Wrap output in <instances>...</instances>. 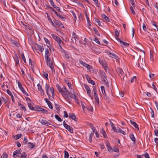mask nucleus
Returning <instances> with one entry per match:
<instances>
[{"mask_svg": "<svg viewBox=\"0 0 158 158\" xmlns=\"http://www.w3.org/2000/svg\"><path fill=\"white\" fill-rule=\"evenodd\" d=\"M95 3V4L96 6L98 7H99L100 4L98 3V0H92Z\"/></svg>", "mask_w": 158, "mask_h": 158, "instance_id": "44", "label": "nucleus"}, {"mask_svg": "<svg viewBox=\"0 0 158 158\" xmlns=\"http://www.w3.org/2000/svg\"><path fill=\"white\" fill-rule=\"evenodd\" d=\"M21 57H22V58L23 60V61L25 63H26V59L25 58L24 55V54H23V53H22Z\"/></svg>", "mask_w": 158, "mask_h": 158, "instance_id": "45", "label": "nucleus"}, {"mask_svg": "<svg viewBox=\"0 0 158 158\" xmlns=\"http://www.w3.org/2000/svg\"><path fill=\"white\" fill-rule=\"evenodd\" d=\"M48 20L51 23L52 26L53 27H55V24L53 22L51 18L50 17H48Z\"/></svg>", "mask_w": 158, "mask_h": 158, "instance_id": "50", "label": "nucleus"}, {"mask_svg": "<svg viewBox=\"0 0 158 158\" xmlns=\"http://www.w3.org/2000/svg\"><path fill=\"white\" fill-rule=\"evenodd\" d=\"M27 155L26 152H23L21 153L20 158H27Z\"/></svg>", "mask_w": 158, "mask_h": 158, "instance_id": "32", "label": "nucleus"}, {"mask_svg": "<svg viewBox=\"0 0 158 158\" xmlns=\"http://www.w3.org/2000/svg\"><path fill=\"white\" fill-rule=\"evenodd\" d=\"M48 98L50 100L52 101L54 97V89L53 87H51L50 89L46 91Z\"/></svg>", "mask_w": 158, "mask_h": 158, "instance_id": "3", "label": "nucleus"}, {"mask_svg": "<svg viewBox=\"0 0 158 158\" xmlns=\"http://www.w3.org/2000/svg\"><path fill=\"white\" fill-rule=\"evenodd\" d=\"M137 158H144V154L142 155H137L136 156Z\"/></svg>", "mask_w": 158, "mask_h": 158, "instance_id": "63", "label": "nucleus"}, {"mask_svg": "<svg viewBox=\"0 0 158 158\" xmlns=\"http://www.w3.org/2000/svg\"><path fill=\"white\" fill-rule=\"evenodd\" d=\"M117 71L118 73L120 74L121 75H123L124 74V72L123 70L120 68H118L117 69Z\"/></svg>", "mask_w": 158, "mask_h": 158, "instance_id": "30", "label": "nucleus"}, {"mask_svg": "<svg viewBox=\"0 0 158 158\" xmlns=\"http://www.w3.org/2000/svg\"><path fill=\"white\" fill-rule=\"evenodd\" d=\"M55 24L57 26L60 27L64 28V26L61 22L59 20L55 19L54 22Z\"/></svg>", "mask_w": 158, "mask_h": 158, "instance_id": "10", "label": "nucleus"}, {"mask_svg": "<svg viewBox=\"0 0 158 158\" xmlns=\"http://www.w3.org/2000/svg\"><path fill=\"white\" fill-rule=\"evenodd\" d=\"M112 150L116 152H119V149L117 147H114L112 148Z\"/></svg>", "mask_w": 158, "mask_h": 158, "instance_id": "34", "label": "nucleus"}, {"mask_svg": "<svg viewBox=\"0 0 158 158\" xmlns=\"http://www.w3.org/2000/svg\"><path fill=\"white\" fill-rule=\"evenodd\" d=\"M112 129L113 131H114V132H118V128L117 129L116 127L114 126L112 127Z\"/></svg>", "mask_w": 158, "mask_h": 158, "instance_id": "58", "label": "nucleus"}, {"mask_svg": "<svg viewBox=\"0 0 158 158\" xmlns=\"http://www.w3.org/2000/svg\"><path fill=\"white\" fill-rule=\"evenodd\" d=\"M8 155L6 153H4L2 156H1V158H7Z\"/></svg>", "mask_w": 158, "mask_h": 158, "instance_id": "53", "label": "nucleus"}, {"mask_svg": "<svg viewBox=\"0 0 158 158\" xmlns=\"http://www.w3.org/2000/svg\"><path fill=\"white\" fill-rule=\"evenodd\" d=\"M87 80H88V82L89 83H90L93 85H94L95 84V82L94 81L92 80L89 77V79L88 78H87Z\"/></svg>", "mask_w": 158, "mask_h": 158, "instance_id": "31", "label": "nucleus"}, {"mask_svg": "<svg viewBox=\"0 0 158 158\" xmlns=\"http://www.w3.org/2000/svg\"><path fill=\"white\" fill-rule=\"evenodd\" d=\"M79 62L81 64L87 68L89 71H90L91 69H92V67L90 65L87 64L85 62H84L82 60H79Z\"/></svg>", "mask_w": 158, "mask_h": 158, "instance_id": "6", "label": "nucleus"}, {"mask_svg": "<svg viewBox=\"0 0 158 158\" xmlns=\"http://www.w3.org/2000/svg\"><path fill=\"white\" fill-rule=\"evenodd\" d=\"M94 40L98 44L100 45V43L99 42V41L97 37L95 38Z\"/></svg>", "mask_w": 158, "mask_h": 158, "instance_id": "57", "label": "nucleus"}, {"mask_svg": "<svg viewBox=\"0 0 158 158\" xmlns=\"http://www.w3.org/2000/svg\"><path fill=\"white\" fill-rule=\"evenodd\" d=\"M18 106H20V109L21 110H23L24 111H26L27 110L26 108V107L23 105V104H22L20 102H18Z\"/></svg>", "mask_w": 158, "mask_h": 158, "instance_id": "17", "label": "nucleus"}, {"mask_svg": "<svg viewBox=\"0 0 158 158\" xmlns=\"http://www.w3.org/2000/svg\"><path fill=\"white\" fill-rule=\"evenodd\" d=\"M130 122L131 124L133 125L135 128H137L138 130H139V128L138 126V125L135 122L133 121L132 120H130Z\"/></svg>", "mask_w": 158, "mask_h": 158, "instance_id": "26", "label": "nucleus"}, {"mask_svg": "<svg viewBox=\"0 0 158 158\" xmlns=\"http://www.w3.org/2000/svg\"><path fill=\"white\" fill-rule=\"evenodd\" d=\"M22 136V134H19L15 136V137H14V138L16 140H17L19 138H20Z\"/></svg>", "mask_w": 158, "mask_h": 158, "instance_id": "35", "label": "nucleus"}, {"mask_svg": "<svg viewBox=\"0 0 158 158\" xmlns=\"http://www.w3.org/2000/svg\"><path fill=\"white\" fill-rule=\"evenodd\" d=\"M72 36V38L74 39L75 41L77 40H78V36L76 34V33L74 32H73Z\"/></svg>", "mask_w": 158, "mask_h": 158, "instance_id": "29", "label": "nucleus"}, {"mask_svg": "<svg viewBox=\"0 0 158 158\" xmlns=\"http://www.w3.org/2000/svg\"><path fill=\"white\" fill-rule=\"evenodd\" d=\"M27 104L28 107L30 110H35L31 103L29 102H27Z\"/></svg>", "mask_w": 158, "mask_h": 158, "instance_id": "28", "label": "nucleus"}, {"mask_svg": "<svg viewBox=\"0 0 158 158\" xmlns=\"http://www.w3.org/2000/svg\"><path fill=\"white\" fill-rule=\"evenodd\" d=\"M56 87L59 92L62 96L68 101H69L70 98L76 99V96L74 94L69 92L65 86L62 88L58 84L56 85Z\"/></svg>", "mask_w": 158, "mask_h": 158, "instance_id": "1", "label": "nucleus"}, {"mask_svg": "<svg viewBox=\"0 0 158 158\" xmlns=\"http://www.w3.org/2000/svg\"><path fill=\"white\" fill-rule=\"evenodd\" d=\"M39 122L44 125L49 126L51 125L49 122L45 119H40Z\"/></svg>", "mask_w": 158, "mask_h": 158, "instance_id": "8", "label": "nucleus"}, {"mask_svg": "<svg viewBox=\"0 0 158 158\" xmlns=\"http://www.w3.org/2000/svg\"><path fill=\"white\" fill-rule=\"evenodd\" d=\"M149 76L151 79H153L155 77V75L154 74H152L150 73H149Z\"/></svg>", "mask_w": 158, "mask_h": 158, "instance_id": "49", "label": "nucleus"}, {"mask_svg": "<svg viewBox=\"0 0 158 158\" xmlns=\"http://www.w3.org/2000/svg\"><path fill=\"white\" fill-rule=\"evenodd\" d=\"M71 12L73 16L74 17V21L76 22V20L77 19V17L76 15V14L74 13V12L73 11H71Z\"/></svg>", "mask_w": 158, "mask_h": 158, "instance_id": "37", "label": "nucleus"}, {"mask_svg": "<svg viewBox=\"0 0 158 158\" xmlns=\"http://www.w3.org/2000/svg\"><path fill=\"white\" fill-rule=\"evenodd\" d=\"M129 137L135 143V138L133 133H131L129 135Z\"/></svg>", "mask_w": 158, "mask_h": 158, "instance_id": "20", "label": "nucleus"}, {"mask_svg": "<svg viewBox=\"0 0 158 158\" xmlns=\"http://www.w3.org/2000/svg\"><path fill=\"white\" fill-rule=\"evenodd\" d=\"M86 109L89 111L92 112L93 110V107L91 106H87L86 107Z\"/></svg>", "mask_w": 158, "mask_h": 158, "instance_id": "38", "label": "nucleus"}, {"mask_svg": "<svg viewBox=\"0 0 158 158\" xmlns=\"http://www.w3.org/2000/svg\"><path fill=\"white\" fill-rule=\"evenodd\" d=\"M35 49L42 52L44 50V48L42 45H41L38 44H36L35 46Z\"/></svg>", "mask_w": 158, "mask_h": 158, "instance_id": "9", "label": "nucleus"}, {"mask_svg": "<svg viewBox=\"0 0 158 158\" xmlns=\"http://www.w3.org/2000/svg\"><path fill=\"white\" fill-rule=\"evenodd\" d=\"M101 91H102V94H103V95H104L105 96H106V94L105 92L104 86H101Z\"/></svg>", "mask_w": 158, "mask_h": 158, "instance_id": "33", "label": "nucleus"}, {"mask_svg": "<svg viewBox=\"0 0 158 158\" xmlns=\"http://www.w3.org/2000/svg\"><path fill=\"white\" fill-rule=\"evenodd\" d=\"M101 133H102V135H103V136L104 138H105L106 137V133L105 131L103 129V128L102 129V131H101Z\"/></svg>", "mask_w": 158, "mask_h": 158, "instance_id": "52", "label": "nucleus"}, {"mask_svg": "<svg viewBox=\"0 0 158 158\" xmlns=\"http://www.w3.org/2000/svg\"><path fill=\"white\" fill-rule=\"evenodd\" d=\"M48 105V106L51 109H52L53 108L52 106V104L51 103V102H49V103L47 104Z\"/></svg>", "mask_w": 158, "mask_h": 158, "instance_id": "60", "label": "nucleus"}, {"mask_svg": "<svg viewBox=\"0 0 158 158\" xmlns=\"http://www.w3.org/2000/svg\"><path fill=\"white\" fill-rule=\"evenodd\" d=\"M43 77L46 79L48 80V74L46 72H43Z\"/></svg>", "mask_w": 158, "mask_h": 158, "instance_id": "41", "label": "nucleus"}, {"mask_svg": "<svg viewBox=\"0 0 158 158\" xmlns=\"http://www.w3.org/2000/svg\"><path fill=\"white\" fill-rule=\"evenodd\" d=\"M63 53L64 56V57L66 59H68L69 58V55L66 51H64Z\"/></svg>", "mask_w": 158, "mask_h": 158, "instance_id": "36", "label": "nucleus"}, {"mask_svg": "<svg viewBox=\"0 0 158 158\" xmlns=\"http://www.w3.org/2000/svg\"><path fill=\"white\" fill-rule=\"evenodd\" d=\"M44 40L45 41V42L47 44H50V42L49 41V40H48V39L47 38H46L45 37H44Z\"/></svg>", "mask_w": 158, "mask_h": 158, "instance_id": "59", "label": "nucleus"}, {"mask_svg": "<svg viewBox=\"0 0 158 158\" xmlns=\"http://www.w3.org/2000/svg\"><path fill=\"white\" fill-rule=\"evenodd\" d=\"M65 128L67 129L69 132L71 133H73V130L72 127L70 126L67 125V126L65 127Z\"/></svg>", "mask_w": 158, "mask_h": 158, "instance_id": "19", "label": "nucleus"}, {"mask_svg": "<svg viewBox=\"0 0 158 158\" xmlns=\"http://www.w3.org/2000/svg\"><path fill=\"white\" fill-rule=\"evenodd\" d=\"M120 132L121 133L123 134L124 135H125V132L124 131L121 129L120 128H118V132Z\"/></svg>", "mask_w": 158, "mask_h": 158, "instance_id": "46", "label": "nucleus"}, {"mask_svg": "<svg viewBox=\"0 0 158 158\" xmlns=\"http://www.w3.org/2000/svg\"><path fill=\"white\" fill-rule=\"evenodd\" d=\"M49 1L51 5L53 7L55 6V5L54 3L53 0H49Z\"/></svg>", "mask_w": 158, "mask_h": 158, "instance_id": "64", "label": "nucleus"}, {"mask_svg": "<svg viewBox=\"0 0 158 158\" xmlns=\"http://www.w3.org/2000/svg\"><path fill=\"white\" fill-rule=\"evenodd\" d=\"M37 85L38 89L40 91L41 94H44V90L42 89L41 85L40 83L38 84Z\"/></svg>", "mask_w": 158, "mask_h": 158, "instance_id": "15", "label": "nucleus"}, {"mask_svg": "<svg viewBox=\"0 0 158 158\" xmlns=\"http://www.w3.org/2000/svg\"><path fill=\"white\" fill-rule=\"evenodd\" d=\"M51 35L53 39L57 41L59 45L60 48L61 49H62V46L63 42L62 41L61 39L58 36L54 34H52Z\"/></svg>", "mask_w": 158, "mask_h": 158, "instance_id": "2", "label": "nucleus"}, {"mask_svg": "<svg viewBox=\"0 0 158 158\" xmlns=\"http://www.w3.org/2000/svg\"><path fill=\"white\" fill-rule=\"evenodd\" d=\"M150 110L151 111L150 112L151 114V117L153 118L154 117V112L152 109L150 108Z\"/></svg>", "mask_w": 158, "mask_h": 158, "instance_id": "48", "label": "nucleus"}, {"mask_svg": "<svg viewBox=\"0 0 158 158\" xmlns=\"http://www.w3.org/2000/svg\"><path fill=\"white\" fill-rule=\"evenodd\" d=\"M29 64L31 65V68L33 70V69L34 67V62H33L32 60L30 58L29 59Z\"/></svg>", "mask_w": 158, "mask_h": 158, "instance_id": "25", "label": "nucleus"}, {"mask_svg": "<svg viewBox=\"0 0 158 158\" xmlns=\"http://www.w3.org/2000/svg\"><path fill=\"white\" fill-rule=\"evenodd\" d=\"M28 147L31 149L33 148L35 146L34 144L31 142H28Z\"/></svg>", "mask_w": 158, "mask_h": 158, "instance_id": "23", "label": "nucleus"}, {"mask_svg": "<svg viewBox=\"0 0 158 158\" xmlns=\"http://www.w3.org/2000/svg\"><path fill=\"white\" fill-rule=\"evenodd\" d=\"M106 146L107 147V149L108 152H110L112 149V148L110 146V143L108 142H107L106 143Z\"/></svg>", "mask_w": 158, "mask_h": 158, "instance_id": "16", "label": "nucleus"}, {"mask_svg": "<svg viewBox=\"0 0 158 158\" xmlns=\"http://www.w3.org/2000/svg\"><path fill=\"white\" fill-rule=\"evenodd\" d=\"M44 108H42L40 106H37L36 108V110H37L38 111H42L43 109Z\"/></svg>", "mask_w": 158, "mask_h": 158, "instance_id": "43", "label": "nucleus"}, {"mask_svg": "<svg viewBox=\"0 0 158 158\" xmlns=\"http://www.w3.org/2000/svg\"><path fill=\"white\" fill-rule=\"evenodd\" d=\"M64 82L68 86L69 89H72V84L70 81L68 80H65Z\"/></svg>", "mask_w": 158, "mask_h": 158, "instance_id": "18", "label": "nucleus"}, {"mask_svg": "<svg viewBox=\"0 0 158 158\" xmlns=\"http://www.w3.org/2000/svg\"><path fill=\"white\" fill-rule=\"evenodd\" d=\"M84 86L87 91V94L88 95L89 97L92 99L93 98L92 95L91 93V91L89 87L86 84H84Z\"/></svg>", "mask_w": 158, "mask_h": 158, "instance_id": "5", "label": "nucleus"}, {"mask_svg": "<svg viewBox=\"0 0 158 158\" xmlns=\"http://www.w3.org/2000/svg\"><path fill=\"white\" fill-rule=\"evenodd\" d=\"M55 118L57 119L58 121L60 122H61L62 121V120L60 118L58 115H55Z\"/></svg>", "mask_w": 158, "mask_h": 158, "instance_id": "47", "label": "nucleus"}, {"mask_svg": "<svg viewBox=\"0 0 158 158\" xmlns=\"http://www.w3.org/2000/svg\"><path fill=\"white\" fill-rule=\"evenodd\" d=\"M69 117L72 120H74L76 122L77 121L78 118H77L74 113H70L69 114Z\"/></svg>", "mask_w": 158, "mask_h": 158, "instance_id": "12", "label": "nucleus"}, {"mask_svg": "<svg viewBox=\"0 0 158 158\" xmlns=\"http://www.w3.org/2000/svg\"><path fill=\"white\" fill-rule=\"evenodd\" d=\"M68 117V115L67 112L65 111H64V117L67 118Z\"/></svg>", "mask_w": 158, "mask_h": 158, "instance_id": "61", "label": "nucleus"}, {"mask_svg": "<svg viewBox=\"0 0 158 158\" xmlns=\"http://www.w3.org/2000/svg\"><path fill=\"white\" fill-rule=\"evenodd\" d=\"M48 65H49V66L51 68L52 72H54V73H55V70L54 67L53 66V63L52 62H51L50 61L49 62H48Z\"/></svg>", "mask_w": 158, "mask_h": 158, "instance_id": "14", "label": "nucleus"}, {"mask_svg": "<svg viewBox=\"0 0 158 158\" xmlns=\"http://www.w3.org/2000/svg\"><path fill=\"white\" fill-rule=\"evenodd\" d=\"M64 158H68L69 157V154L68 152L65 151L64 152Z\"/></svg>", "mask_w": 158, "mask_h": 158, "instance_id": "54", "label": "nucleus"}, {"mask_svg": "<svg viewBox=\"0 0 158 158\" xmlns=\"http://www.w3.org/2000/svg\"><path fill=\"white\" fill-rule=\"evenodd\" d=\"M18 85L19 88L20 90L25 95L27 96H28V94L25 90L24 88L23 87L21 84L20 83V82H18Z\"/></svg>", "mask_w": 158, "mask_h": 158, "instance_id": "7", "label": "nucleus"}, {"mask_svg": "<svg viewBox=\"0 0 158 158\" xmlns=\"http://www.w3.org/2000/svg\"><path fill=\"white\" fill-rule=\"evenodd\" d=\"M6 92L9 95H10V96H11L12 102L13 103H15V99L14 97V96H13V94H12L11 93V92H10V91L9 89H7L6 90Z\"/></svg>", "mask_w": 158, "mask_h": 158, "instance_id": "13", "label": "nucleus"}, {"mask_svg": "<svg viewBox=\"0 0 158 158\" xmlns=\"http://www.w3.org/2000/svg\"><path fill=\"white\" fill-rule=\"evenodd\" d=\"M12 42L13 44H14L15 45L18 46V42L17 41L15 40H12Z\"/></svg>", "mask_w": 158, "mask_h": 158, "instance_id": "56", "label": "nucleus"}, {"mask_svg": "<svg viewBox=\"0 0 158 158\" xmlns=\"http://www.w3.org/2000/svg\"><path fill=\"white\" fill-rule=\"evenodd\" d=\"M102 18L104 19L106 21H108V22L110 21L109 18L108 17H107V16H106L105 14H102Z\"/></svg>", "mask_w": 158, "mask_h": 158, "instance_id": "27", "label": "nucleus"}, {"mask_svg": "<svg viewBox=\"0 0 158 158\" xmlns=\"http://www.w3.org/2000/svg\"><path fill=\"white\" fill-rule=\"evenodd\" d=\"M50 53L48 49L46 48L45 49V53L44 57L45 59L46 62L47 64H48V62L50 61V59L49 57Z\"/></svg>", "mask_w": 158, "mask_h": 158, "instance_id": "4", "label": "nucleus"}, {"mask_svg": "<svg viewBox=\"0 0 158 158\" xmlns=\"http://www.w3.org/2000/svg\"><path fill=\"white\" fill-rule=\"evenodd\" d=\"M109 54L110 55V56L112 58H114L115 59H116L118 57V56L116 55L114 53H111V52H109Z\"/></svg>", "mask_w": 158, "mask_h": 158, "instance_id": "22", "label": "nucleus"}, {"mask_svg": "<svg viewBox=\"0 0 158 158\" xmlns=\"http://www.w3.org/2000/svg\"><path fill=\"white\" fill-rule=\"evenodd\" d=\"M21 152L22 150L21 149L15 151L13 153V157L15 158L18 157L19 154H21Z\"/></svg>", "mask_w": 158, "mask_h": 158, "instance_id": "11", "label": "nucleus"}, {"mask_svg": "<svg viewBox=\"0 0 158 158\" xmlns=\"http://www.w3.org/2000/svg\"><path fill=\"white\" fill-rule=\"evenodd\" d=\"M99 62L103 66L106 65L107 64L106 62L104 60H101L99 59Z\"/></svg>", "mask_w": 158, "mask_h": 158, "instance_id": "24", "label": "nucleus"}, {"mask_svg": "<svg viewBox=\"0 0 158 158\" xmlns=\"http://www.w3.org/2000/svg\"><path fill=\"white\" fill-rule=\"evenodd\" d=\"M136 65L140 69H143V66H144V64H142L141 65H140V64L138 62L136 64Z\"/></svg>", "mask_w": 158, "mask_h": 158, "instance_id": "39", "label": "nucleus"}, {"mask_svg": "<svg viewBox=\"0 0 158 158\" xmlns=\"http://www.w3.org/2000/svg\"><path fill=\"white\" fill-rule=\"evenodd\" d=\"M120 43H121V44H123V45H124L127 46H128L129 45V44L128 43H127L125 42L122 41Z\"/></svg>", "mask_w": 158, "mask_h": 158, "instance_id": "62", "label": "nucleus"}, {"mask_svg": "<svg viewBox=\"0 0 158 158\" xmlns=\"http://www.w3.org/2000/svg\"><path fill=\"white\" fill-rule=\"evenodd\" d=\"M93 29L94 32H95L96 35H97L98 36H99L100 35L98 31L96 28L95 27L93 28Z\"/></svg>", "mask_w": 158, "mask_h": 158, "instance_id": "40", "label": "nucleus"}, {"mask_svg": "<svg viewBox=\"0 0 158 158\" xmlns=\"http://www.w3.org/2000/svg\"><path fill=\"white\" fill-rule=\"evenodd\" d=\"M94 99H95V101L97 102V104L98 105H99V99L98 97V95L97 94H94Z\"/></svg>", "mask_w": 158, "mask_h": 158, "instance_id": "21", "label": "nucleus"}, {"mask_svg": "<svg viewBox=\"0 0 158 158\" xmlns=\"http://www.w3.org/2000/svg\"><path fill=\"white\" fill-rule=\"evenodd\" d=\"M154 133L155 134V135L156 136H158V127H157V129H155L154 130Z\"/></svg>", "mask_w": 158, "mask_h": 158, "instance_id": "55", "label": "nucleus"}, {"mask_svg": "<svg viewBox=\"0 0 158 158\" xmlns=\"http://www.w3.org/2000/svg\"><path fill=\"white\" fill-rule=\"evenodd\" d=\"M100 75L102 78L106 79V76L104 72H101Z\"/></svg>", "mask_w": 158, "mask_h": 158, "instance_id": "42", "label": "nucleus"}, {"mask_svg": "<svg viewBox=\"0 0 158 158\" xmlns=\"http://www.w3.org/2000/svg\"><path fill=\"white\" fill-rule=\"evenodd\" d=\"M45 88L46 91L48 90L51 89V87H50L49 85L48 84H46L45 85Z\"/></svg>", "mask_w": 158, "mask_h": 158, "instance_id": "51", "label": "nucleus"}]
</instances>
